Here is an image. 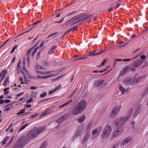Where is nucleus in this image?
I'll use <instances>...</instances> for the list:
<instances>
[{
	"instance_id": "obj_1",
	"label": "nucleus",
	"mask_w": 148,
	"mask_h": 148,
	"mask_svg": "<svg viewBox=\"0 0 148 148\" xmlns=\"http://www.w3.org/2000/svg\"><path fill=\"white\" fill-rule=\"evenodd\" d=\"M44 130V128L43 127H35L28 133L27 137L29 139L34 138L43 131Z\"/></svg>"
},
{
	"instance_id": "obj_2",
	"label": "nucleus",
	"mask_w": 148,
	"mask_h": 148,
	"mask_svg": "<svg viewBox=\"0 0 148 148\" xmlns=\"http://www.w3.org/2000/svg\"><path fill=\"white\" fill-rule=\"evenodd\" d=\"M130 117V116L128 115V116L119 117L116 119L114 121V123L116 126L122 127V126L126 123Z\"/></svg>"
},
{
	"instance_id": "obj_3",
	"label": "nucleus",
	"mask_w": 148,
	"mask_h": 148,
	"mask_svg": "<svg viewBox=\"0 0 148 148\" xmlns=\"http://www.w3.org/2000/svg\"><path fill=\"white\" fill-rule=\"evenodd\" d=\"M111 130V126L109 125H106L102 132L101 137L102 139L105 140L107 138L110 133Z\"/></svg>"
},
{
	"instance_id": "obj_4",
	"label": "nucleus",
	"mask_w": 148,
	"mask_h": 148,
	"mask_svg": "<svg viewBox=\"0 0 148 148\" xmlns=\"http://www.w3.org/2000/svg\"><path fill=\"white\" fill-rule=\"evenodd\" d=\"M144 61V60H139L134 62L132 67H130V69L133 71H135V68L141 66Z\"/></svg>"
},
{
	"instance_id": "obj_5",
	"label": "nucleus",
	"mask_w": 148,
	"mask_h": 148,
	"mask_svg": "<svg viewBox=\"0 0 148 148\" xmlns=\"http://www.w3.org/2000/svg\"><path fill=\"white\" fill-rule=\"evenodd\" d=\"M83 112L85 110L87 105L86 101L84 100H82L76 105Z\"/></svg>"
},
{
	"instance_id": "obj_6",
	"label": "nucleus",
	"mask_w": 148,
	"mask_h": 148,
	"mask_svg": "<svg viewBox=\"0 0 148 148\" xmlns=\"http://www.w3.org/2000/svg\"><path fill=\"white\" fill-rule=\"evenodd\" d=\"M120 108L119 106H116L114 107L110 113V116L112 118L115 117L119 112Z\"/></svg>"
},
{
	"instance_id": "obj_7",
	"label": "nucleus",
	"mask_w": 148,
	"mask_h": 148,
	"mask_svg": "<svg viewBox=\"0 0 148 148\" xmlns=\"http://www.w3.org/2000/svg\"><path fill=\"white\" fill-rule=\"evenodd\" d=\"M94 84L97 88H101L105 86L106 84L105 83L104 80L101 79L95 81L94 83Z\"/></svg>"
},
{
	"instance_id": "obj_8",
	"label": "nucleus",
	"mask_w": 148,
	"mask_h": 148,
	"mask_svg": "<svg viewBox=\"0 0 148 148\" xmlns=\"http://www.w3.org/2000/svg\"><path fill=\"white\" fill-rule=\"evenodd\" d=\"M82 112L77 105L74 106L71 111L72 114L74 115L77 116Z\"/></svg>"
},
{
	"instance_id": "obj_9",
	"label": "nucleus",
	"mask_w": 148,
	"mask_h": 148,
	"mask_svg": "<svg viewBox=\"0 0 148 148\" xmlns=\"http://www.w3.org/2000/svg\"><path fill=\"white\" fill-rule=\"evenodd\" d=\"M84 16L83 15H79L77 16L74 17L67 21L64 24L66 26L68 25L76 20L80 19V18L83 17Z\"/></svg>"
},
{
	"instance_id": "obj_10",
	"label": "nucleus",
	"mask_w": 148,
	"mask_h": 148,
	"mask_svg": "<svg viewBox=\"0 0 148 148\" xmlns=\"http://www.w3.org/2000/svg\"><path fill=\"white\" fill-rule=\"evenodd\" d=\"M69 116L68 114H66L61 116L56 120V122L59 124L66 120Z\"/></svg>"
},
{
	"instance_id": "obj_11",
	"label": "nucleus",
	"mask_w": 148,
	"mask_h": 148,
	"mask_svg": "<svg viewBox=\"0 0 148 148\" xmlns=\"http://www.w3.org/2000/svg\"><path fill=\"white\" fill-rule=\"evenodd\" d=\"M116 129L113 133V136L114 137H117L121 134L123 131L122 127H116Z\"/></svg>"
},
{
	"instance_id": "obj_12",
	"label": "nucleus",
	"mask_w": 148,
	"mask_h": 148,
	"mask_svg": "<svg viewBox=\"0 0 148 148\" xmlns=\"http://www.w3.org/2000/svg\"><path fill=\"white\" fill-rule=\"evenodd\" d=\"M129 69V66H126L121 70L120 73V75H125Z\"/></svg>"
},
{
	"instance_id": "obj_13",
	"label": "nucleus",
	"mask_w": 148,
	"mask_h": 148,
	"mask_svg": "<svg viewBox=\"0 0 148 148\" xmlns=\"http://www.w3.org/2000/svg\"><path fill=\"white\" fill-rule=\"evenodd\" d=\"M131 140V137H128L124 139L122 142L121 143L122 145H125L128 142H129Z\"/></svg>"
},
{
	"instance_id": "obj_14",
	"label": "nucleus",
	"mask_w": 148,
	"mask_h": 148,
	"mask_svg": "<svg viewBox=\"0 0 148 148\" xmlns=\"http://www.w3.org/2000/svg\"><path fill=\"white\" fill-rule=\"evenodd\" d=\"M53 109H48L46 110V111L45 112H43L42 113V116H45L48 114H49L50 113L52 112H53Z\"/></svg>"
},
{
	"instance_id": "obj_15",
	"label": "nucleus",
	"mask_w": 148,
	"mask_h": 148,
	"mask_svg": "<svg viewBox=\"0 0 148 148\" xmlns=\"http://www.w3.org/2000/svg\"><path fill=\"white\" fill-rule=\"evenodd\" d=\"M96 51L95 50L93 51H90L89 52V55L90 56H96L100 54L103 52V51H101L99 52L96 53Z\"/></svg>"
},
{
	"instance_id": "obj_16",
	"label": "nucleus",
	"mask_w": 148,
	"mask_h": 148,
	"mask_svg": "<svg viewBox=\"0 0 148 148\" xmlns=\"http://www.w3.org/2000/svg\"><path fill=\"white\" fill-rule=\"evenodd\" d=\"M148 94V87L146 88L145 89L142 91V95L143 97H144L147 95Z\"/></svg>"
},
{
	"instance_id": "obj_17",
	"label": "nucleus",
	"mask_w": 148,
	"mask_h": 148,
	"mask_svg": "<svg viewBox=\"0 0 148 148\" xmlns=\"http://www.w3.org/2000/svg\"><path fill=\"white\" fill-rule=\"evenodd\" d=\"M72 101V100H70L69 101L65 103H64L63 104H62L61 106H59V108H63V107L68 105L70 103H71Z\"/></svg>"
},
{
	"instance_id": "obj_18",
	"label": "nucleus",
	"mask_w": 148,
	"mask_h": 148,
	"mask_svg": "<svg viewBox=\"0 0 148 148\" xmlns=\"http://www.w3.org/2000/svg\"><path fill=\"white\" fill-rule=\"evenodd\" d=\"M137 80L136 79L134 78H131L130 79V84L131 85H134L138 83Z\"/></svg>"
},
{
	"instance_id": "obj_19",
	"label": "nucleus",
	"mask_w": 148,
	"mask_h": 148,
	"mask_svg": "<svg viewBox=\"0 0 148 148\" xmlns=\"http://www.w3.org/2000/svg\"><path fill=\"white\" fill-rule=\"evenodd\" d=\"M131 78L129 77H127L124 79L123 81V83L126 84L129 83L130 84Z\"/></svg>"
},
{
	"instance_id": "obj_20",
	"label": "nucleus",
	"mask_w": 148,
	"mask_h": 148,
	"mask_svg": "<svg viewBox=\"0 0 148 148\" xmlns=\"http://www.w3.org/2000/svg\"><path fill=\"white\" fill-rule=\"evenodd\" d=\"M80 15H83L84 16L83 17H82L81 18V19L77 21H76L77 23L79 22H80L81 20H84L85 19H87L89 18V16L88 15H84L83 14H81Z\"/></svg>"
},
{
	"instance_id": "obj_21",
	"label": "nucleus",
	"mask_w": 148,
	"mask_h": 148,
	"mask_svg": "<svg viewBox=\"0 0 148 148\" xmlns=\"http://www.w3.org/2000/svg\"><path fill=\"white\" fill-rule=\"evenodd\" d=\"M145 78L146 77L144 76H143L138 78L137 79L138 83L143 81Z\"/></svg>"
},
{
	"instance_id": "obj_22",
	"label": "nucleus",
	"mask_w": 148,
	"mask_h": 148,
	"mask_svg": "<svg viewBox=\"0 0 148 148\" xmlns=\"http://www.w3.org/2000/svg\"><path fill=\"white\" fill-rule=\"evenodd\" d=\"M9 77H6L5 79V81L4 82L3 84V85L4 86H7V84L9 83Z\"/></svg>"
},
{
	"instance_id": "obj_23",
	"label": "nucleus",
	"mask_w": 148,
	"mask_h": 148,
	"mask_svg": "<svg viewBox=\"0 0 148 148\" xmlns=\"http://www.w3.org/2000/svg\"><path fill=\"white\" fill-rule=\"evenodd\" d=\"M33 49H31V48L30 49H29V50H28V51H27V53H26V56L27 57V62H28L27 65H29V54L31 51V50H33Z\"/></svg>"
},
{
	"instance_id": "obj_24",
	"label": "nucleus",
	"mask_w": 148,
	"mask_h": 148,
	"mask_svg": "<svg viewBox=\"0 0 148 148\" xmlns=\"http://www.w3.org/2000/svg\"><path fill=\"white\" fill-rule=\"evenodd\" d=\"M90 136V134H86L84 137V139L82 140L83 143H84L89 138Z\"/></svg>"
},
{
	"instance_id": "obj_25",
	"label": "nucleus",
	"mask_w": 148,
	"mask_h": 148,
	"mask_svg": "<svg viewBox=\"0 0 148 148\" xmlns=\"http://www.w3.org/2000/svg\"><path fill=\"white\" fill-rule=\"evenodd\" d=\"M85 116H81L78 119V121L79 123H81L82 122L85 120Z\"/></svg>"
},
{
	"instance_id": "obj_26",
	"label": "nucleus",
	"mask_w": 148,
	"mask_h": 148,
	"mask_svg": "<svg viewBox=\"0 0 148 148\" xmlns=\"http://www.w3.org/2000/svg\"><path fill=\"white\" fill-rule=\"evenodd\" d=\"M25 76H26V75H24L25 78H24V81H23L24 82H23V81L22 77H20L19 80L21 81V82L20 83L21 84H26V82H25V81L24 80V79H25V80L26 79V77Z\"/></svg>"
},
{
	"instance_id": "obj_27",
	"label": "nucleus",
	"mask_w": 148,
	"mask_h": 148,
	"mask_svg": "<svg viewBox=\"0 0 148 148\" xmlns=\"http://www.w3.org/2000/svg\"><path fill=\"white\" fill-rule=\"evenodd\" d=\"M53 72L54 71H44L43 72L40 71L39 74L42 75H46Z\"/></svg>"
},
{
	"instance_id": "obj_28",
	"label": "nucleus",
	"mask_w": 148,
	"mask_h": 148,
	"mask_svg": "<svg viewBox=\"0 0 148 148\" xmlns=\"http://www.w3.org/2000/svg\"><path fill=\"white\" fill-rule=\"evenodd\" d=\"M119 88L122 94H123L125 92V89L123 87L121 86L120 85L119 87Z\"/></svg>"
},
{
	"instance_id": "obj_29",
	"label": "nucleus",
	"mask_w": 148,
	"mask_h": 148,
	"mask_svg": "<svg viewBox=\"0 0 148 148\" xmlns=\"http://www.w3.org/2000/svg\"><path fill=\"white\" fill-rule=\"evenodd\" d=\"M9 137L8 136H7L6 137L2 142V143L3 144V145H5L6 143V142L9 139Z\"/></svg>"
},
{
	"instance_id": "obj_30",
	"label": "nucleus",
	"mask_w": 148,
	"mask_h": 148,
	"mask_svg": "<svg viewBox=\"0 0 148 148\" xmlns=\"http://www.w3.org/2000/svg\"><path fill=\"white\" fill-rule=\"evenodd\" d=\"M120 141H117L116 143L114 144L113 147L111 148H117L119 144L120 143Z\"/></svg>"
},
{
	"instance_id": "obj_31",
	"label": "nucleus",
	"mask_w": 148,
	"mask_h": 148,
	"mask_svg": "<svg viewBox=\"0 0 148 148\" xmlns=\"http://www.w3.org/2000/svg\"><path fill=\"white\" fill-rule=\"evenodd\" d=\"M7 73V71L4 70L1 71L0 73V77H1L2 76H5Z\"/></svg>"
},
{
	"instance_id": "obj_32",
	"label": "nucleus",
	"mask_w": 148,
	"mask_h": 148,
	"mask_svg": "<svg viewBox=\"0 0 148 148\" xmlns=\"http://www.w3.org/2000/svg\"><path fill=\"white\" fill-rule=\"evenodd\" d=\"M42 64L46 66H50V64L49 63L45 61H44L42 62Z\"/></svg>"
},
{
	"instance_id": "obj_33",
	"label": "nucleus",
	"mask_w": 148,
	"mask_h": 148,
	"mask_svg": "<svg viewBox=\"0 0 148 148\" xmlns=\"http://www.w3.org/2000/svg\"><path fill=\"white\" fill-rule=\"evenodd\" d=\"M21 63V61H20L18 63L17 65V69L16 70V71H17V73L18 74L19 73V72L18 71L19 69H21V67L20 66V64Z\"/></svg>"
},
{
	"instance_id": "obj_34",
	"label": "nucleus",
	"mask_w": 148,
	"mask_h": 148,
	"mask_svg": "<svg viewBox=\"0 0 148 148\" xmlns=\"http://www.w3.org/2000/svg\"><path fill=\"white\" fill-rule=\"evenodd\" d=\"M47 144V143L46 142H44L41 145L39 148H46Z\"/></svg>"
},
{
	"instance_id": "obj_35",
	"label": "nucleus",
	"mask_w": 148,
	"mask_h": 148,
	"mask_svg": "<svg viewBox=\"0 0 148 148\" xmlns=\"http://www.w3.org/2000/svg\"><path fill=\"white\" fill-rule=\"evenodd\" d=\"M25 109H23L21 110H20L19 112L17 113L16 114L17 115H19L25 112Z\"/></svg>"
},
{
	"instance_id": "obj_36",
	"label": "nucleus",
	"mask_w": 148,
	"mask_h": 148,
	"mask_svg": "<svg viewBox=\"0 0 148 148\" xmlns=\"http://www.w3.org/2000/svg\"><path fill=\"white\" fill-rule=\"evenodd\" d=\"M58 89V87H56L53 90H52L49 91V95H51L55 92Z\"/></svg>"
},
{
	"instance_id": "obj_37",
	"label": "nucleus",
	"mask_w": 148,
	"mask_h": 148,
	"mask_svg": "<svg viewBox=\"0 0 148 148\" xmlns=\"http://www.w3.org/2000/svg\"><path fill=\"white\" fill-rule=\"evenodd\" d=\"M95 129L97 131L98 134H99L102 129L101 127H98L95 128Z\"/></svg>"
},
{
	"instance_id": "obj_38",
	"label": "nucleus",
	"mask_w": 148,
	"mask_h": 148,
	"mask_svg": "<svg viewBox=\"0 0 148 148\" xmlns=\"http://www.w3.org/2000/svg\"><path fill=\"white\" fill-rule=\"evenodd\" d=\"M77 26H76L71 28V29H70L71 30V31L73 32L77 30Z\"/></svg>"
},
{
	"instance_id": "obj_39",
	"label": "nucleus",
	"mask_w": 148,
	"mask_h": 148,
	"mask_svg": "<svg viewBox=\"0 0 148 148\" xmlns=\"http://www.w3.org/2000/svg\"><path fill=\"white\" fill-rule=\"evenodd\" d=\"M28 125V124L27 123L25 125L22 126L20 129L19 130L20 131H21L23 130L24 129H25L27 126Z\"/></svg>"
},
{
	"instance_id": "obj_40",
	"label": "nucleus",
	"mask_w": 148,
	"mask_h": 148,
	"mask_svg": "<svg viewBox=\"0 0 148 148\" xmlns=\"http://www.w3.org/2000/svg\"><path fill=\"white\" fill-rule=\"evenodd\" d=\"M18 47V46L17 45H15L14 47L12 48V50L10 52V53L11 54H12L14 51V50L17 48Z\"/></svg>"
},
{
	"instance_id": "obj_41",
	"label": "nucleus",
	"mask_w": 148,
	"mask_h": 148,
	"mask_svg": "<svg viewBox=\"0 0 148 148\" xmlns=\"http://www.w3.org/2000/svg\"><path fill=\"white\" fill-rule=\"evenodd\" d=\"M58 33V32H56V33H53V34H51L49 36L47 37V38H49L50 37L52 36H53V38L55 37H56L57 36L56 35L54 36V35H55V34H56Z\"/></svg>"
},
{
	"instance_id": "obj_42",
	"label": "nucleus",
	"mask_w": 148,
	"mask_h": 148,
	"mask_svg": "<svg viewBox=\"0 0 148 148\" xmlns=\"http://www.w3.org/2000/svg\"><path fill=\"white\" fill-rule=\"evenodd\" d=\"M133 111V108H131L130 109L128 112L127 113V116H128V115H129L130 116V115L132 113V112Z\"/></svg>"
},
{
	"instance_id": "obj_43",
	"label": "nucleus",
	"mask_w": 148,
	"mask_h": 148,
	"mask_svg": "<svg viewBox=\"0 0 148 148\" xmlns=\"http://www.w3.org/2000/svg\"><path fill=\"white\" fill-rule=\"evenodd\" d=\"M140 108L141 107L140 106H138L135 111V113L136 114L138 113L139 112L140 110Z\"/></svg>"
},
{
	"instance_id": "obj_44",
	"label": "nucleus",
	"mask_w": 148,
	"mask_h": 148,
	"mask_svg": "<svg viewBox=\"0 0 148 148\" xmlns=\"http://www.w3.org/2000/svg\"><path fill=\"white\" fill-rule=\"evenodd\" d=\"M47 95V93L46 92H44L43 93L41 94L40 95V97L42 98L45 96Z\"/></svg>"
},
{
	"instance_id": "obj_45",
	"label": "nucleus",
	"mask_w": 148,
	"mask_h": 148,
	"mask_svg": "<svg viewBox=\"0 0 148 148\" xmlns=\"http://www.w3.org/2000/svg\"><path fill=\"white\" fill-rule=\"evenodd\" d=\"M81 132L80 131H77L76 132L75 134L77 136H79L81 134Z\"/></svg>"
},
{
	"instance_id": "obj_46",
	"label": "nucleus",
	"mask_w": 148,
	"mask_h": 148,
	"mask_svg": "<svg viewBox=\"0 0 148 148\" xmlns=\"http://www.w3.org/2000/svg\"><path fill=\"white\" fill-rule=\"evenodd\" d=\"M78 136H76V134H75L72 138L71 140L73 141H74L77 138Z\"/></svg>"
},
{
	"instance_id": "obj_47",
	"label": "nucleus",
	"mask_w": 148,
	"mask_h": 148,
	"mask_svg": "<svg viewBox=\"0 0 148 148\" xmlns=\"http://www.w3.org/2000/svg\"><path fill=\"white\" fill-rule=\"evenodd\" d=\"M78 136H76V134H75L72 138L71 140L73 141H74L77 138Z\"/></svg>"
},
{
	"instance_id": "obj_48",
	"label": "nucleus",
	"mask_w": 148,
	"mask_h": 148,
	"mask_svg": "<svg viewBox=\"0 0 148 148\" xmlns=\"http://www.w3.org/2000/svg\"><path fill=\"white\" fill-rule=\"evenodd\" d=\"M78 136H76V134H75L72 138L71 140L73 141H74L77 138Z\"/></svg>"
},
{
	"instance_id": "obj_49",
	"label": "nucleus",
	"mask_w": 148,
	"mask_h": 148,
	"mask_svg": "<svg viewBox=\"0 0 148 148\" xmlns=\"http://www.w3.org/2000/svg\"><path fill=\"white\" fill-rule=\"evenodd\" d=\"M78 136H76V134H75L72 138L71 140L73 141H74L77 138Z\"/></svg>"
},
{
	"instance_id": "obj_50",
	"label": "nucleus",
	"mask_w": 148,
	"mask_h": 148,
	"mask_svg": "<svg viewBox=\"0 0 148 148\" xmlns=\"http://www.w3.org/2000/svg\"><path fill=\"white\" fill-rule=\"evenodd\" d=\"M14 139L13 138H12L10 141L8 142V143L6 145L7 146H8L10 144H11Z\"/></svg>"
},
{
	"instance_id": "obj_51",
	"label": "nucleus",
	"mask_w": 148,
	"mask_h": 148,
	"mask_svg": "<svg viewBox=\"0 0 148 148\" xmlns=\"http://www.w3.org/2000/svg\"><path fill=\"white\" fill-rule=\"evenodd\" d=\"M37 77L38 79H44L45 78V76H37Z\"/></svg>"
},
{
	"instance_id": "obj_52",
	"label": "nucleus",
	"mask_w": 148,
	"mask_h": 148,
	"mask_svg": "<svg viewBox=\"0 0 148 148\" xmlns=\"http://www.w3.org/2000/svg\"><path fill=\"white\" fill-rule=\"evenodd\" d=\"M36 68H37L39 69H44V68L42 67L40 65H38V64H36L35 66Z\"/></svg>"
},
{
	"instance_id": "obj_53",
	"label": "nucleus",
	"mask_w": 148,
	"mask_h": 148,
	"mask_svg": "<svg viewBox=\"0 0 148 148\" xmlns=\"http://www.w3.org/2000/svg\"><path fill=\"white\" fill-rule=\"evenodd\" d=\"M91 126V124L90 123H89L87 125V126L86 127V129L87 130H89Z\"/></svg>"
},
{
	"instance_id": "obj_54",
	"label": "nucleus",
	"mask_w": 148,
	"mask_h": 148,
	"mask_svg": "<svg viewBox=\"0 0 148 148\" xmlns=\"http://www.w3.org/2000/svg\"><path fill=\"white\" fill-rule=\"evenodd\" d=\"M34 67L35 70L36 72L40 74V71H39L38 69L37 68H36L35 66H34Z\"/></svg>"
},
{
	"instance_id": "obj_55",
	"label": "nucleus",
	"mask_w": 148,
	"mask_h": 148,
	"mask_svg": "<svg viewBox=\"0 0 148 148\" xmlns=\"http://www.w3.org/2000/svg\"><path fill=\"white\" fill-rule=\"evenodd\" d=\"M122 61V60L121 59H115V61L114 62V65H115L116 64L117 61Z\"/></svg>"
},
{
	"instance_id": "obj_56",
	"label": "nucleus",
	"mask_w": 148,
	"mask_h": 148,
	"mask_svg": "<svg viewBox=\"0 0 148 148\" xmlns=\"http://www.w3.org/2000/svg\"><path fill=\"white\" fill-rule=\"evenodd\" d=\"M98 132L97 131H96V130L95 129L93 130L92 132V134L93 135H94L95 134H96V133Z\"/></svg>"
},
{
	"instance_id": "obj_57",
	"label": "nucleus",
	"mask_w": 148,
	"mask_h": 148,
	"mask_svg": "<svg viewBox=\"0 0 148 148\" xmlns=\"http://www.w3.org/2000/svg\"><path fill=\"white\" fill-rule=\"evenodd\" d=\"M49 99H50L48 98V99H45L41 100L39 102V103H42V102L45 101H47L48 100H49Z\"/></svg>"
},
{
	"instance_id": "obj_58",
	"label": "nucleus",
	"mask_w": 148,
	"mask_h": 148,
	"mask_svg": "<svg viewBox=\"0 0 148 148\" xmlns=\"http://www.w3.org/2000/svg\"><path fill=\"white\" fill-rule=\"evenodd\" d=\"M23 70L25 71V73H26V74L28 75V76H29L28 75V71L26 70V69L25 67V66H24L23 67Z\"/></svg>"
},
{
	"instance_id": "obj_59",
	"label": "nucleus",
	"mask_w": 148,
	"mask_h": 148,
	"mask_svg": "<svg viewBox=\"0 0 148 148\" xmlns=\"http://www.w3.org/2000/svg\"><path fill=\"white\" fill-rule=\"evenodd\" d=\"M40 52H38V54H37V55L36 56V60H38L40 58Z\"/></svg>"
},
{
	"instance_id": "obj_60",
	"label": "nucleus",
	"mask_w": 148,
	"mask_h": 148,
	"mask_svg": "<svg viewBox=\"0 0 148 148\" xmlns=\"http://www.w3.org/2000/svg\"><path fill=\"white\" fill-rule=\"evenodd\" d=\"M32 98H30L26 101V103H29L32 102Z\"/></svg>"
},
{
	"instance_id": "obj_61",
	"label": "nucleus",
	"mask_w": 148,
	"mask_h": 148,
	"mask_svg": "<svg viewBox=\"0 0 148 148\" xmlns=\"http://www.w3.org/2000/svg\"><path fill=\"white\" fill-rule=\"evenodd\" d=\"M86 58L85 57H81L80 58H78L77 59H76L75 60H84L86 59Z\"/></svg>"
},
{
	"instance_id": "obj_62",
	"label": "nucleus",
	"mask_w": 148,
	"mask_h": 148,
	"mask_svg": "<svg viewBox=\"0 0 148 148\" xmlns=\"http://www.w3.org/2000/svg\"><path fill=\"white\" fill-rule=\"evenodd\" d=\"M107 61V60L106 59H105L103 61V62L101 63L102 64L103 66L106 63Z\"/></svg>"
},
{
	"instance_id": "obj_63",
	"label": "nucleus",
	"mask_w": 148,
	"mask_h": 148,
	"mask_svg": "<svg viewBox=\"0 0 148 148\" xmlns=\"http://www.w3.org/2000/svg\"><path fill=\"white\" fill-rule=\"evenodd\" d=\"M38 115V114H34L33 115H32L31 116L30 118H34L36 116Z\"/></svg>"
},
{
	"instance_id": "obj_64",
	"label": "nucleus",
	"mask_w": 148,
	"mask_h": 148,
	"mask_svg": "<svg viewBox=\"0 0 148 148\" xmlns=\"http://www.w3.org/2000/svg\"><path fill=\"white\" fill-rule=\"evenodd\" d=\"M146 58V56L145 55H143L141 56L140 57V60H143V59H145Z\"/></svg>"
}]
</instances>
